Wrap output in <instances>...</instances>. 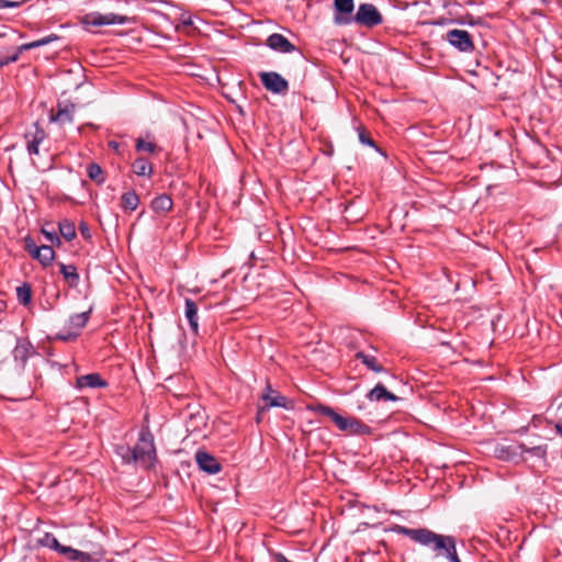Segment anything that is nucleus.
<instances>
[{
	"label": "nucleus",
	"mask_w": 562,
	"mask_h": 562,
	"mask_svg": "<svg viewBox=\"0 0 562 562\" xmlns=\"http://www.w3.org/2000/svg\"><path fill=\"white\" fill-rule=\"evenodd\" d=\"M391 531L408 537L411 540L429 548L436 557H446L456 546V538L436 533L427 528H408L402 525H393Z\"/></svg>",
	"instance_id": "nucleus-1"
},
{
	"label": "nucleus",
	"mask_w": 562,
	"mask_h": 562,
	"mask_svg": "<svg viewBox=\"0 0 562 562\" xmlns=\"http://www.w3.org/2000/svg\"><path fill=\"white\" fill-rule=\"evenodd\" d=\"M135 454V464L149 469L156 461V447L154 442V436L149 429H142L139 431L138 441L133 447Z\"/></svg>",
	"instance_id": "nucleus-2"
},
{
	"label": "nucleus",
	"mask_w": 562,
	"mask_h": 562,
	"mask_svg": "<svg viewBox=\"0 0 562 562\" xmlns=\"http://www.w3.org/2000/svg\"><path fill=\"white\" fill-rule=\"evenodd\" d=\"M334 21L338 25H347L357 22L367 27H373L382 23L383 18L379 10L371 3H362L359 5L353 16H337Z\"/></svg>",
	"instance_id": "nucleus-3"
},
{
	"label": "nucleus",
	"mask_w": 562,
	"mask_h": 562,
	"mask_svg": "<svg viewBox=\"0 0 562 562\" xmlns=\"http://www.w3.org/2000/svg\"><path fill=\"white\" fill-rule=\"evenodd\" d=\"M91 314V308L87 312L74 314L68 319L69 330L66 333H59L55 336V339L61 341H74L79 336L80 330L87 325Z\"/></svg>",
	"instance_id": "nucleus-4"
},
{
	"label": "nucleus",
	"mask_w": 562,
	"mask_h": 562,
	"mask_svg": "<svg viewBox=\"0 0 562 562\" xmlns=\"http://www.w3.org/2000/svg\"><path fill=\"white\" fill-rule=\"evenodd\" d=\"M262 86L272 93L284 94L289 90V82L276 71L259 74Z\"/></svg>",
	"instance_id": "nucleus-5"
},
{
	"label": "nucleus",
	"mask_w": 562,
	"mask_h": 562,
	"mask_svg": "<svg viewBox=\"0 0 562 562\" xmlns=\"http://www.w3.org/2000/svg\"><path fill=\"white\" fill-rule=\"evenodd\" d=\"M447 41L460 52L469 53L474 49L472 37L468 31L450 30L446 35Z\"/></svg>",
	"instance_id": "nucleus-6"
},
{
	"label": "nucleus",
	"mask_w": 562,
	"mask_h": 562,
	"mask_svg": "<svg viewBox=\"0 0 562 562\" xmlns=\"http://www.w3.org/2000/svg\"><path fill=\"white\" fill-rule=\"evenodd\" d=\"M26 139V149L30 155H37L38 154V146L43 143V140L46 138V132L45 130L38 124V122H35L30 130L26 131L24 135Z\"/></svg>",
	"instance_id": "nucleus-7"
},
{
	"label": "nucleus",
	"mask_w": 562,
	"mask_h": 562,
	"mask_svg": "<svg viewBox=\"0 0 562 562\" xmlns=\"http://www.w3.org/2000/svg\"><path fill=\"white\" fill-rule=\"evenodd\" d=\"M525 450H527V446L525 443H516L508 446L497 445L494 449V454L499 460L515 461L522 457Z\"/></svg>",
	"instance_id": "nucleus-8"
},
{
	"label": "nucleus",
	"mask_w": 562,
	"mask_h": 562,
	"mask_svg": "<svg viewBox=\"0 0 562 562\" xmlns=\"http://www.w3.org/2000/svg\"><path fill=\"white\" fill-rule=\"evenodd\" d=\"M36 355V349L32 342L26 338H18L16 345L12 351V356L15 362H20L21 367L24 368L27 360Z\"/></svg>",
	"instance_id": "nucleus-9"
},
{
	"label": "nucleus",
	"mask_w": 562,
	"mask_h": 562,
	"mask_svg": "<svg viewBox=\"0 0 562 562\" xmlns=\"http://www.w3.org/2000/svg\"><path fill=\"white\" fill-rule=\"evenodd\" d=\"M337 428L341 431L348 432L349 435H370L372 432L370 426L356 417L342 416Z\"/></svg>",
	"instance_id": "nucleus-10"
},
{
	"label": "nucleus",
	"mask_w": 562,
	"mask_h": 562,
	"mask_svg": "<svg viewBox=\"0 0 562 562\" xmlns=\"http://www.w3.org/2000/svg\"><path fill=\"white\" fill-rule=\"evenodd\" d=\"M195 461L199 468L209 474H216L222 469L217 459L205 450L196 451Z\"/></svg>",
	"instance_id": "nucleus-11"
},
{
	"label": "nucleus",
	"mask_w": 562,
	"mask_h": 562,
	"mask_svg": "<svg viewBox=\"0 0 562 562\" xmlns=\"http://www.w3.org/2000/svg\"><path fill=\"white\" fill-rule=\"evenodd\" d=\"M266 44L269 48L280 53H292L296 47L282 34L273 33L268 36Z\"/></svg>",
	"instance_id": "nucleus-12"
},
{
	"label": "nucleus",
	"mask_w": 562,
	"mask_h": 562,
	"mask_svg": "<svg viewBox=\"0 0 562 562\" xmlns=\"http://www.w3.org/2000/svg\"><path fill=\"white\" fill-rule=\"evenodd\" d=\"M108 386V382L102 379L99 373H89L77 378L76 387L81 390L86 387L90 389H103Z\"/></svg>",
	"instance_id": "nucleus-13"
},
{
	"label": "nucleus",
	"mask_w": 562,
	"mask_h": 562,
	"mask_svg": "<svg viewBox=\"0 0 562 562\" xmlns=\"http://www.w3.org/2000/svg\"><path fill=\"white\" fill-rule=\"evenodd\" d=\"M75 108L76 106L72 103L63 104L59 102L57 105V112H52L50 114V121L58 122L59 124L71 123L74 120Z\"/></svg>",
	"instance_id": "nucleus-14"
},
{
	"label": "nucleus",
	"mask_w": 562,
	"mask_h": 562,
	"mask_svg": "<svg viewBox=\"0 0 562 562\" xmlns=\"http://www.w3.org/2000/svg\"><path fill=\"white\" fill-rule=\"evenodd\" d=\"M57 265L59 267V272L61 273L68 286L72 289L77 288L80 282V276L77 271L76 266L65 265L63 262H58Z\"/></svg>",
	"instance_id": "nucleus-15"
},
{
	"label": "nucleus",
	"mask_w": 562,
	"mask_h": 562,
	"mask_svg": "<svg viewBox=\"0 0 562 562\" xmlns=\"http://www.w3.org/2000/svg\"><path fill=\"white\" fill-rule=\"evenodd\" d=\"M184 303H186L184 315L189 323L190 329L194 335H198V333H199L198 305L191 299H186Z\"/></svg>",
	"instance_id": "nucleus-16"
},
{
	"label": "nucleus",
	"mask_w": 562,
	"mask_h": 562,
	"mask_svg": "<svg viewBox=\"0 0 562 562\" xmlns=\"http://www.w3.org/2000/svg\"><path fill=\"white\" fill-rule=\"evenodd\" d=\"M368 400L370 401H390L396 402L398 401V396L389 392L382 383H378L368 394Z\"/></svg>",
	"instance_id": "nucleus-17"
},
{
	"label": "nucleus",
	"mask_w": 562,
	"mask_h": 562,
	"mask_svg": "<svg viewBox=\"0 0 562 562\" xmlns=\"http://www.w3.org/2000/svg\"><path fill=\"white\" fill-rule=\"evenodd\" d=\"M307 409L329 417L337 427L342 418L340 414L336 413L331 407L324 404H311L307 405Z\"/></svg>",
	"instance_id": "nucleus-18"
},
{
	"label": "nucleus",
	"mask_w": 562,
	"mask_h": 562,
	"mask_svg": "<svg viewBox=\"0 0 562 562\" xmlns=\"http://www.w3.org/2000/svg\"><path fill=\"white\" fill-rule=\"evenodd\" d=\"M172 199L165 193L156 196L150 203L151 210L156 213L169 212L172 209Z\"/></svg>",
	"instance_id": "nucleus-19"
},
{
	"label": "nucleus",
	"mask_w": 562,
	"mask_h": 562,
	"mask_svg": "<svg viewBox=\"0 0 562 562\" xmlns=\"http://www.w3.org/2000/svg\"><path fill=\"white\" fill-rule=\"evenodd\" d=\"M274 395L263 393L261 400L265 402V408L271 407H286L288 398L280 393L276 392Z\"/></svg>",
	"instance_id": "nucleus-20"
},
{
	"label": "nucleus",
	"mask_w": 562,
	"mask_h": 562,
	"mask_svg": "<svg viewBox=\"0 0 562 562\" xmlns=\"http://www.w3.org/2000/svg\"><path fill=\"white\" fill-rule=\"evenodd\" d=\"M356 358L359 359L361 361V363L364 364L368 369H370L376 373H381V372L385 371L383 366L378 362V359L374 356L367 355V353L360 351V352H357Z\"/></svg>",
	"instance_id": "nucleus-21"
},
{
	"label": "nucleus",
	"mask_w": 562,
	"mask_h": 562,
	"mask_svg": "<svg viewBox=\"0 0 562 562\" xmlns=\"http://www.w3.org/2000/svg\"><path fill=\"white\" fill-rule=\"evenodd\" d=\"M139 204V198L134 190L124 192L121 198V206L124 211L133 212Z\"/></svg>",
	"instance_id": "nucleus-22"
},
{
	"label": "nucleus",
	"mask_w": 562,
	"mask_h": 562,
	"mask_svg": "<svg viewBox=\"0 0 562 562\" xmlns=\"http://www.w3.org/2000/svg\"><path fill=\"white\" fill-rule=\"evenodd\" d=\"M133 172L137 176H148L153 175V166L144 157L136 158L132 164Z\"/></svg>",
	"instance_id": "nucleus-23"
},
{
	"label": "nucleus",
	"mask_w": 562,
	"mask_h": 562,
	"mask_svg": "<svg viewBox=\"0 0 562 562\" xmlns=\"http://www.w3.org/2000/svg\"><path fill=\"white\" fill-rule=\"evenodd\" d=\"M335 18L337 16H353L352 11L355 9L353 0H335Z\"/></svg>",
	"instance_id": "nucleus-24"
},
{
	"label": "nucleus",
	"mask_w": 562,
	"mask_h": 562,
	"mask_svg": "<svg viewBox=\"0 0 562 562\" xmlns=\"http://www.w3.org/2000/svg\"><path fill=\"white\" fill-rule=\"evenodd\" d=\"M60 37L57 35V34H49L43 38H40V40H36V41H33V42H30V43H25V44H22L21 46H19V52H25V50H31L33 48H37V47H41V46H44V45H47L49 43H53L55 41H58Z\"/></svg>",
	"instance_id": "nucleus-25"
},
{
	"label": "nucleus",
	"mask_w": 562,
	"mask_h": 562,
	"mask_svg": "<svg viewBox=\"0 0 562 562\" xmlns=\"http://www.w3.org/2000/svg\"><path fill=\"white\" fill-rule=\"evenodd\" d=\"M115 453L121 458L124 464H135V454L133 448L126 445H119L115 447Z\"/></svg>",
	"instance_id": "nucleus-26"
},
{
	"label": "nucleus",
	"mask_w": 562,
	"mask_h": 562,
	"mask_svg": "<svg viewBox=\"0 0 562 562\" xmlns=\"http://www.w3.org/2000/svg\"><path fill=\"white\" fill-rule=\"evenodd\" d=\"M80 23L83 25V26H103L105 25V18H104V14H101L99 12H93V13H88L86 15H83L81 19H80Z\"/></svg>",
	"instance_id": "nucleus-27"
},
{
	"label": "nucleus",
	"mask_w": 562,
	"mask_h": 562,
	"mask_svg": "<svg viewBox=\"0 0 562 562\" xmlns=\"http://www.w3.org/2000/svg\"><path fill=\"white\" fill-rule=\"evenodd\" d=\"M87 175L97 184H102L105 181L103 170L97 162H91L87 166Z\"/></svg>",
	"instance_id": "nucleus-28"
},
{
	"label": "nucleus",
	"mask_w": 562,
	"mask_h": 562,
	"mask_svg": "<svg viewBox=\"0 0 562 562\" xmlns=\"http://www.w3.org/2000/svg\"><path fill=\"white\" fill-rule=\"evenodd\" d=\"M58 229L60 235L67 240L70 241L76 237V227L74 222L69 220H63L58 224Z\"/></svg>",
	"instance_id": "nucleus-29"
},
{
	"label": "nucleus",
	"mask_w": 562,
	"mask_h": 562,
	"mask_svg": "<svg viewBox=\"0 0 562 562\" xmlns=\"http://www.w3.org/2000/svg\"><path fill=\"white\" fill-rule=\"evenodd\" d=\"M37 543L42 547L53 549L58 553L61 552V548L64 547L59 543L56 537L49 532L44 533V536L37 540Z\"/></svg>",
	"instance_id": "nucleus-30"
},
{
	"label": "nucleus",
	"mask_w": 562,
	"mask_h": 562,
	"mask_svg": "<svg viewBox=\"0 0 562 562\" xmlns=\"http://www.w3.org/2000/svg\"><path fill=\"white\" fill-rule=\"evenodd\" d=\"M16 297L20 304L26 306L32 300V288L29 283H23L16 288Z\"/></svg>",
	"instance_id": "nucleus-31"
},
{
	"label": "nucleus",
	"mask_w": 562,
	"mask_h": 562,
	"mask_svg": "<svg viewBox=\"0 0 562 562\" xmlns=\"http://www.w3.org/2000/svg\"><path fill=\"white\" fill-rule=\"evenodd\" d=\"M55 259V251L52 246L42 245L40 246V262L43 267H48Z\"/></svg>",
	"instance_id": "nucleus-32"
},
{
	"label": "nucleus",
	"mask_w": 562,
	"mask_h": 562,
	"mask_svg": "<svg viewBox=\"0 0 562 562\" xmlns=\"http://www.w3.org/2000/svg\"><path fill=\"white\" fill-rule=\"evenodd\" d=\"M135 148L137 151L156 153L159 148L155 142L146 140L142 137L136 139Z\"/></svg>",
	"instance_id": "nucleus-33"
},
{
	"label": "nucleus",
	"mask_w": 562,
	"mask_h": 562,
	"mask_svg": "<svg viewBox=\"0 0 562 562\" xmlns=\"http://www.w3.org/2000/svg\"><path fill=\"white\" fill-rule=\"evenodd\" d=\"M105 18V25H113V24H125L130 21V19L125 15H120L116 13H109L104 14Z\"/></svg>",
	"instance_id": "nucleus-34"
},
{
	"label": "nucleus",
	"mask_w": 562,
	"mask_h": 562,
	"mask_svg": "<svg viewBox=\"0 0 562 562\" xmlns=\"http://www.w3.org/2000/svg\"><path fill=\"white\" fill-rule=\"evenodd\" d=\"M20 54L21 52H19V47L10 55L0 53V69L11 63H15L19 59Z\"/></svg>",
	"instance_id": "nucleus-35"
},
{
	"label": "nucleus",
	"mask_w": 562,
	"mask_h": 562,
	"mask_svg": "<svg viewBox=\"0 0 562 562\" xmlns=\"http://www.w3.org/2000/svg\"><path fill=\"white\" fill-rule=\"evenodd\" d=\"M25 249L32 256V258L40 261V247L30 237L25 238Z\"/></svg>",
	"instance_id": "nucleus-36"
},
{
	"label": "nucleus",
	"mask_w": 562,
	"mask_h": 562,
	"mask_svg": "<svg viewBox=\"0 0 562 562\" xmlns=\"http://www.w3.org/2000/svg\"><path fill=\"white\" fill-rule=\"evenodd\" d=\"M525 452H528L537 458L544 459L547 456V446H535V447H527V450Z\"/></svg>",
	"instance_id": "nucleus-37"
},
{
	"label": "nucleus",
	"mask_w": 562,
	"mask_h": 562,
	"mask_svg": "<svg viewBox=\"0 0 562 562\" xmlns=\"http://www.w3.org/2000/svg\"><path fill=\"white\" fill-rule=\"evenodd\" d=\"M78 553H79V550L74 549L71 547H67V546H64L61 548V552H60V554L67 557V559L70 560V561H77L78 560Z\"/></svg>",
	"instance_id": "nucleus-38"
},
{
	"label": "nucleus",
	"mask_w": 562,
	"mask_h": 562,
	"mask_svg": "<svg viewBox=\"0 0 562 562\" xmlns=\"http://www.w3.org/2000/svg\"><path fill=\"white\" fill-rule=\"evenodd\" d=\"M42 233L45 238L53 245L59 246L61 244L59 236L55 232H48L45 228H42Z\"/></svg>",
	"instance_id": "nucleus-39"
},
{
	"label": "nucleus",
	"mask_w": 562,
	"mask_h": 562,
	"mask_svg": "<svg viewBox=\"0 0 562 562\" xmlns=\"http://www.w3.org/2000/svg\"><path fill=\"white\" fill-rule=\"evenodd\" d=\"M359 140L364 145H368L371 147H376L373 139L370 137V135L363 128L359 131Z\"/></svg>",
	"instance_id": "nucleus-40"
},
{
	"label": "nucleus",
	"mask_w": 562,
	"mask_h": 562,
	"mask_svg": "<svg viewBox=\"0 0 562 562\" xmlns=\"http://www.w3.org/2000/svg\"><path fill=\"white\" fill-rule=\"evenodd\" d=\"M22 4H23V1L0 0V9L19 8Z\"/></svg>",
	"instance_id": "nucleus-41"
},
{
	"label": "nucleus",
	"mask_w": 562,
	"mask_h": 562,
	"mask_svg": "<svg viewBox=\"0 0 562 562\" xmlns=\"http://www.w3.org/2000/svg\"><path fill=\"white\" fill-rule=\"evenodd\" d=\"M79 231L83 238L89 239L91 237L90 228L86 222L79 224Z\"/></svg>",
	"instance_id": "nucleus-42"
},
{
	"label": "nucleus",
	"mask_w": 562,
	"mask_h": 562,
	"mask_svg": "<svg viewBox=\"0 0 562 562\" xmlns=\"http://www.w3.org/2000/svg\"><path fill=\"white\" fill-rule=\"evenodd\" d=\"M450 562H461L458 552H457V544L450 550V552L445 557Z\"/></svg>",
	"instance_id": "nucleus-43"
},
{
	"label": "nucleus",
	"mask_w": 562,
	"mask_h": 562,
	"mask_svg": "<svg viewBox=\"0 0 562 562\" xmlns=\"http://www.w3.org/2000/svg\"><path fill=\"white\" fill-rule=\"evenodd\" d=\"M79 562H92L93 561V558L90 553L88 552H83V551H79L78 553V560Z\"/></svg>",
	"instance_id": "nucleus-44"
},
{
	"label": "nucleus",
	"mask_w": 562,
	"mask_h": 562,
	"mask_svg": "<svg viewBox=\"0 0 562 562\" xmlns=\"http://www.w3.org/2000/svg\"><path fill=\"white\" fill-rule=\"evenodd\" d=\"M465 19H467V22L470 25H480V24H482V20L480 18L474 19V16L471 15V14H467Z\"/></svg>",
	"instance_id": "nucleus-45"
},
{
	"label": "nucleus",
	"mask_w": 562,
	"mask_h": 562,
	"mask_svg": "<svg viewBox=\"0 0 562 562\" xmlns=\"http://www.w3.org/2000/svg\"><path fill=\"white\" fill-rule=\"evenodd\" d=\"M265 393L273 394L276 391L272 390L270 383H267Z\"/></svg>",
	"instance_id": "nucleus-46"
},
{
	"label": "nucleus",
	"mask_w": 562,
	"mask_h": 562,
	"mask_svg": "<svg viewBox=\"0 0 562 562\" xmlns=\"http://www.w3.org/2000/svg\"><path fill=\"white\" fill-rule=\"evenodd\" d=\"M265 409H266L265 406L259 409L258 415H257V422L258 423L260 422V413L263 412Z\"/></svg>",
	"instance_id": "nucleus-47"
},
{
	"label": "nucleus",
	"mask_w": 562,
	"mask_h": 562,
	"mask_svg": "<svg viewBox=\"0 0 562 562\" xmlns=\"http://www.w3.org/2000/svg\"><path fill=\"white\" fill-rule=\"evenodd\" d=\"M110 146H112L114 149L119 148V144L115 142L110 143Z\"/></svg>",
	"instance_id": "nucleus-48"
}]
</instances>
